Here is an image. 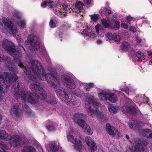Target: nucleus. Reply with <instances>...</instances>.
Listing matches in <instances>:
<instances>
[{"label": "nucleus", "instance_id": "obj_3", "mask_svg": "<svg viewBox=\"0 0 152 152\" xmlns=\"http://www.w3.org/2000/svg\"><path fill=\"white\" fill-rule=\"evenodd\" d=\"M19 83H17V88H14L15 95L17 97L21 96V99L24 101H27L31 104H35L37 102V100L34 98V95L30 91L24 90L20 88Z\"/></svg>", "mask_w": 152, "mask_h": 152}, {"label": "nucleus", "instance_id": "obj_26", "mask_svg": "<svg viewBox=\"0 0 152 152\" xmlns=\"http://www.w3.org/2000/svg\"><path fill=\"white\" fill-rule=\"evenodd\" d=\"M2 61H4L6 65L10 64L11 61L10 58L6 56H3L2 57L0 56V62Z\"/></svg>", "mask_w": 152, "mask_h": 152}, {"label": "nucleus", "instance_id": "obj_8", "mask_svg": "<svg viewBox=\"0 0 152 152\" xmlns=\"http://www.w3.org/2000/svg\"><path fill=\"white\" fill-rule=\"evenodd\" d=\"M126 23H121V24L120 22L118 20H116L114 23V26L117 28H119L120 25L122 28H135V27L131 26V24L134 23L135 20V18L130 15L126 16Z\"/></svg>", "mask_w": 152, "mask_h": 152}, {"label": "nucleus", "instance_id": "obj_11", "mask_svg": "<svg viewBox=\"0 0 152 152\" xmlns=\"http://www.w3.org/2000/svg\"><path fill=\"white\" fill-rule=\"evenodd\" d=\"M9 140L10 144L15 148L20 145L21 140L20 136L18 135H10Z\"/></svg>", "mask_w": 152, "mask_h": 152}, {"label": "nucleus", "instance_id": "obj_25", "mask_svg": "<svg viewBox=\"0 0 152 152\" xmlns=\"http://www.w3.org/2000/svg\"><path fill=\"white\" fill-rule=\"evenodd\" d=\"M130 45L126 42L124 41L122 42V45L121 46V50L123 51H126L130 48Z\"/></svg>", "mask_w": 152, "mask_h": 152}, {"label": "nucleus", "instance_id": "obj_21", "mask_svg": "<svg viewBox=\"0 0 152 152\" xmlns=\"http://www.w3.org/2000/svg\"><path fill=\"white\" fill-rule=\"evenodd\" d=\"M108 95L109 92H100L98 94L100 99L105 102L108 101Z\"/></svg>", "mask_w": 152, "mask_h": 152}, {"label": "nucleus", "instance_id": "obj_46", "mask_svg": "<svg viewBox=\"0 0 152 152\" xmlns=\"http://www.w3.org/2000/svg\"><path fill=\"white\" fill-rule=\"evenodd\" d=\"M113 40H114L116 42H120L121 40V38L120 35L118 34L116 35L115 37H113Z\"/></svg>", "mask_w": 152, "mask_h": 152}, {"label": "nucleus", "instance_id": "obj_33", "mask_svg": "<svg viewBox=\"0 0 152 152\" xmlns=\"http://www.w3.org/2000/svg\"><path fill=\"white\" fill-rule=\"evenodd\" d=\"M62 5V6H61V9H62L63 12L64 13H65L64 14V16L66 15V13H67L68 11L67 10L68 8V6L65 4L63 3L61 4Z\"/></svg>", "mask_w": 152, "mask_h": 152}, {"label": "nucleus", "instance_id": "obj_57", "mask_svg": "<svg viewBox=\"0 0 152 152\" xmlns=\"http://www.w3.org/2000/svg\"><path fill=\"white\" fill-rule=\"evenodd\" d=\"M96 42L98 44L100 45L102 43V42L101 40H99L96 41Z\"/></svg>", "mask_w": 152, "mask_h": 152}, {"label": "nucleus", "instance_id": "obj_60", "mask_svg": "<svg viewBox=\"0 0 152 152\" xmlns=\"http://www.w3.org/2000/svg\"><path fill=\"white\" fill-rule=\"evenodd\" d=\"M130 31H132L133 32H136L137 31L136 29H129Z\"/></svg>", "mask_w": 152, "mask_h": 152}, {"label": "nucleus", "instance_id": "obj_14", "mask_svg": "<svg viewBox=\"0 0 152 152\" xmlns=\"http://www.w3.org/2000/svg\"><path fill=\"white\" fill-rule=\"evenodd\" d=\"M23 105L19 103H17L13 105L11 109L10 113L11 115H14L19 117L20 115V108Z\"/></svg>", "mask_w": 152, "mask_h": 152}, {"label": "nucleus", "instance_id": "obj_55", "mask_svg": "<svg viewBox=\"0 0 152 152\" xmlns=\"http://www.w3.org/2000/svg\"><path fill=\"white\" fill-rule=\"evenodd\" d=\"M106 13L107 14H111L112 13V11L108 9H106Z\"/></svg>", "mask_w": 152, "mask_h": 152}, {"label": "nucleus", "instance_id": "obj_2", "mask_svg": "<svg viewBox=\"0 0 152 152\" xmlns=\"http://www.w3.org/2000/svg\"><path fill=\"white\" fill-rule=\"evenodd\" d=\"M9 69L12 72H4L3 74H0V99L2 98L3 94L4 93L3 91V87L5 86V88L7 89L10 86L11 83L12 81L15 83L18 80L16 74L13 72L14 69L10 67Z\"/></svg>", "mask_w": 152, "mask_h": 152}, {"label": "nucleus", "instance_id": "obj_61", "mask_svg": "<svg viewBox=\"0 0 152 152\" xmlns=\"http://www.w3.org/2000/svg\"><path fill=\"white\" fill-rule=\"evenodd\" d=\"M100 26V25L99 24H98L97 26H96L95 27V28H99V26Z\"/></svg>", "mask_w": 152, "mask_h": 152}, {"label": "nucleus", "instance_id": "obj_37", "mask_svg": "<svg viewBox=\"0 0 152 152\" xmlns=\"http://www.w3.org/2000/svg\"><path fill=\"white\" fill-rule=\"evenodd\" d=\"M91 19L93 21L96 22L99 19V15L97 14H94L91 15Z\"/></svg>", "mask_w": 152, "mask_h": 152}, {"label": "nucleus", "instance_id": "obj_43", "mask_svg": "<svg viewBox=\"0 0 152 152\" xmlns=\"http://www.w3.org/2000/svg\"><path fill=\"white\" fill-rule=\"evenodd\" d=\"M51 100H50V101L49 100L48 101V102H49V104H56L57 102V101L56 100V98L55 97L53 96H52V98Z\"/></svg>", "mask_w": 152, "mask_h": 152}, {"label": "nucleus", "instance_id": "obj_56", "mask_svg": "<svg viewBox=\"0 0 152 152\" xmlns=\"http://www.w3.org/2000/svg\"><path fill=\"white\" fill-rule=\"evenodd\" d=\"M18 45L19 47H21L25 52L26 51L25 49L23 47V45L20 44V43L19 42H18Z\"/></svg>", "mask_w": 152, "mask_h": 152}, {"label": "nucleus", "instance_id": "obj_19", "mask_svg": "<svg viewBox=\"0 0 152 152\" xmlns=\"http://www.w3.org/2000/svg\"><path fill=\"white\" fill-rule=\"evenodd\" d=\"M107 131L109 134L111 135L112 137H115L116 135V133L114 132L115 128L111 126L109 124H106Z\"/></svg>", "mask_w": 152, "mask_h": 152}, {"label": "nucleus", "instance_id": "obj_7", "mask_svg": "<svg viewBox=\"0 0 152 152\" xmlns=\"http://www.w3.org/2000/svg\"><path fill=\"white\" fill-rule=\"evenodd\" d=\"M30 88L32 91L35 92L39 99H44L47 97V94L46 92L39 85L32 83L30 85Z\"/></svg>", "mask_w": 152, "mask_h": 152}, {"label": "nucleus", "instance_id": "obj_16", "mask_svg": "<svg viewBox=\"0 0 152 152\" xmlns=\"http://www.w3.org/2000/svg\"><path fill=\"white\" fill-rule=\"evenodd\" d=\"M91 29H81L79 32L85 37H88L91 38H94L96 37L95 33L91 32Z\"/></svg>", "mask_w": 152, "mask_h": 152}, {"label": "nucleus", "instance_id": "obj_28", "mask_svg": "<svg viewBox=\"0 0 152 152\" xmlns=\"http://www.w3.org/2000/svg\"><path fill=\"white\" fill-rule=\"evenodd\" d=\"M118 107L116 106L113 104L110 105L108 109L109 111L114 114L116 113L118 111Z\"/></svg>", "mask_w": 152, "mask_h": 152}, {"label": "nucleus", "instance_id": "obj_6", "mask_svg": "<svg viewBox=\"0 0 152 152\" xmlns=\"http://www.w3.org/2000/svg\"><path fill=\"white\" fill-rule=\"evenodd\" d=\"M25 43L27 45H29V48L32 51L37 50L40 48V43L38 38L33 34L28 35Z\"/></svg>", "mask_w": 152, "mask_h": 152}, {"label": "nucleus", "instance_id": "obj_62", "mask_svg": "<svg viewBox=\"0 0 152 152\" xmlns=\"http://www.w3.org/2000/svg\"><path fill=\"white\" fill-rule=\"evenodd\" d=\"M126 137L128 140H129V139L130 138L129 136L127 134L126 135Z\"/></svg>", "mask_w": 152, "mask_h": 152}, {"label": "nucleus", "instance_id": "obj_29", "mask_svg": "<svg viewBox=\"0 0 152 152\" xmlns=\"http://www.w3.org/2000/svg\"><path fill=\"white\" fill-rule=\"evenodd\" d=\"M87 101L89 104H92L94 106H97L99 105V103L94 99L93 96L88 98Z\"/></svg>", "mask_w": 152, "mask_h": 152}, {"label": "nucleus", "instance_id": "obj_34", "mask_svg": "<svg viewBox=\"0 0 152 152\" xmlns=\"http://www.w3.org/2000/svg\"><path fill=\"white\" fill-rule=\"evenodd\" d=\"M135 54L137 58H141L143 60L145 59V55L144 53H142L141 51H138L137 52H135Z\"/></svg>", "mask_w": 152, "mask_h": 152}, {"label": "nucleus", "instance_id": "obj_12", "mask_svg": "<svg viewBox=\"0 0 152 152\" xmlns=\"http://www.w3.org/2000/svg\"><path fill=\"white\" fill-rule=\"evenodd\" d=\"M85 118V116L82 113L77 112L74 114L73 119L74 121L77 123L80 126H83V124H85V121L83 120Z\"/></svg>", "mask_w": 152, "mask_h": 152}, {"label": "nucleus", "instance_id": "obj_39", "mask_svg": "<svg viewBox=\"0 0 152 152\" xmlns=\"http://www.w3.org/2000/svg\"><path fill=\"white\" fill-rule=\"evenodd\" d=\"M13 16L14 17V20L15 22V20H19L20 19V16L19 15L18 13L16 12H15L12 14Z\"/></svg>", "mask_w": 152, "mask_h": 152}, {"label": "nucleus", "instance_id": "obj_22", "mask_svg": "<svg viewBox=\"0 0 152 152\" xmlns=\"http://www.w3.org/2000/svg\"><path fill=\"white\" fill-rule=\"evenodd\" d=\"M108 100L113 102L115 103L118 100V97L116 94L113 93L109 92Z\"/></svg>", "mask_w": 152, "mask_h": 152}, {"label": "nucleus", "instance_id": "obj_10", "mask_svg": "<svg viewBox=\"0 0 152 152\" xmlns=\"http://www.w3.org/2000/svg\"><path fill=\"white\" fill-rule=\"evenodd\" d=\"M147 142L145 141L136 142L134 146L132 148V152H144L145 148L147 145Z\"/></svg>", "mask_w": 152, "mask_h": 152}, {"label": "nucleus", "instance_id": "obj_42", "mask_svg": "<svg viewBox=\"0 0 152 152\" xmlns=\"http://www.w3.org/2000/svg\"><path fill=\"white\" fill-rule=\"evenodd\" d=\"M0 148L3 150L4 152H7L5 150H8L9 147L5 145L4 143H2L0 144Z\"/></svg>", "mask_w": 152, "mask_h": 152}, {"label": "nucleus", "instance_id": "obj_53", "mask_svg": "<svg viewBox=\"0 0 152 152\" xmlns=\"http://www.w3.org/2000/svg\"><path fill=\"white\" fill-rule=\"evenodd\" d=\"M136 41L137 43H140L142 42V39L140 38L137 37H136Z\"/></svg>", "mask_w": 152, "mask_h": 152}, {"label": "nucleus", "instance_id": "obj_48", "mask_svg": "<svg viewBox=\"0 0 152 152\" xmlns=\"http://www.w3.org/2000/svg\"><path fill=\"white\" fill-rule=\"evenodd\" d=\"M128 90V88H126L124 86L121 87L120 88V90L122 91H123L125 92L127 95H128L129 94Z\"/></svg>", "mask_w": 152, "mask_h": 152}, {"label": "nucleus", "instance_id": "obj_15", "mask_svg": "<svg viewBox=\"0 0 152 152\" xmlns=\"http://www.w3.org/2000/svg\"><path fill=\"white\" fill-rule=\"evenodd\" d=\"M86 144L91 151H95L97 149V146L95 143L89 136H87L85 138Z\"/></svg>", "mask_w": 152, "mask_h": 152}, {"label": "nucleus", "instance_id": "obj_17", "mask_svg": "<svg viewBox=\"0 0 152 152\" xmlns=\"http://www.w3.org/2000/svg\"><path fill=\"white\" fill-rule=\"evenodd\" d=\"M83 6L84 5L81 1H79L77 2L75 6V12L78 13H81L84 10L83 9Z\"/></svg>", "mask_w": 152, "mask_h": 152}, {"label": "nucleus", "instance_id": "obj_9", "mask_svg": "<svg viewBox=\"0 0 152 152\" xmlns=\"http://www.w3.org/2000/svg\"><path fill=\"white\" fill-rule=\"evenodd\" d=\"M61 80L64 83V85L70 89H74L76 87L75 82L68 75H62L61 77Z\"/></svg>", "mask_w": 152, "mask_h": 152}, {"label": "nucleus", "instance_id": "obj_23", "mask_svg": "<svg viewBox=\"0 0 152 152\" xmlns=\"http://www.w3.org/2000/svg\"><path fill=\"white\" fill-rule=\"evenodd\" d=\"M54 3L53 1L51 0H46L41 3V6L44 8L48 6L50 8H52Z\"/></svg>", "mask_w": 152, "mask_h": 152}, {"label": "nucleus", "instance_id": "obj_4", "mask_svg": "<svg viewBox=\"0 0 152 152\" xmlns=\"http://www.w3.org/2000/svg\"><path fill=\"white\" fill-rule=\"evenodd\" d=\"M57 96L61 100H64L67 105L69 104L73 107H77L80 105V103L77 101H71V98L68 94V91L62 88H58L55 91Z\"/></svg>", "mask_w": 152, "mask_h": 152}, {"label": "nucleus", "instance_id": "obj_59", "mask_svg": "<svg viewBox=\"0 0 152 152\" xmlns=\"http://www.w3.org/2000/svg\"><path fill=\"white\" fill-rule=\"evenodd\" d=\"M129 127L131 129H133V128H134V126L131 123L129 124Z\"/></svg>", "mask_w": 152, "mask_h": 152}, {"label": "nucleus", "instance_id": "obj_36", "mask_svg": "<svg viewBox=\"0 0 152 152\" xmlns=\"http://www.w3.org/2000/svg\"><path fill=\"white\" fill-rule=\"evenodd\" d=\"M94 86L93 83H90L85 85L84 88L86 91L88 92L90 91V89L93 88Z\"/></svg>", "mask_w": 152, "mask_h": 152}, {"label": "nucleus", "instance_id": "obj_32", "mask_svg": "<svg viewBox=\"0 0 152 152\" xmlns=\"http://www.w3.org/2000/svg\"><path fill=\"white\" fill-rule=\"evenodd\" d=\"M11 35L14 37H15L18 32V29H6Z\"/></svg>", "mask_w": 152, "mask_h": 152}, {"label": "nucleus", "instance_id": "obj_30", "mask_svg": "<svg viewBox=\"0 0 152 152\" xmlns=\"http://www.w3.org/2000/svg\"><path fill=\"white\" fill-rule=\"evenodd\" d=\"M126 110L128 113H130L132 114H137L136 108L133 106H128L126 109Z\"/></svg>", "mask_w": 152, "mask_h": 152}, {"label": "nucleus", "instance_id": "obj_24", "mask_svg": "<svg viewBox=\"0 0 152 152\" xmlns=\"http://www.w3.org/2000/svg\"><path fill=\"white\" fill-rule=\"evenodd\" d=\"M10 135H8L4 130L0 131V139L1 140L8 141L9 139Z\"/></svg>", "mask_w": 152, "mask_h": 152}, {"label": "nucleus", "instance_id": "obj_20", "mask_svg": "<svg viewBox=\"0 0 152 152\" xmlns=\"http://www.w3.org/2000/svg\"><path fill=\"white\" fill-rule=\"evenodd\" d=\"M2 22L5 27L9 28H13L12 27L13 26L12 22L9 18H7L5 20L3 19Z\"/></svg>", "mask_w": 152, "mask_h": 152}, {"label": "nucleus", "instance_id": "obj_64", "mask_svg": "<svg viewBox=\"0 0 152 152\" xmlns=\"http://www.w3.org/2000/svg\"><path fill=\"white\" fill-rule=\"evenodd\" d=\"M100 29H96V32L97 34H99Z\"/></svg>", "mask_w": 152, "mask_h": 152}, {"label": "nucleus", "instance_id": "obj_45", "mask_svg": "<svg viewBox=\"0 0 152 152\" xmlns=\"http://www.w3.org/2000/svg\"><path fill=\"white\" fill-rule=\"evenodd\" d=\"M144 132L145 133H151L148 136V137L152 138V131L151 129H146L144 130Z\"/></svg>", "mask_w": 152, "mask_h": 152}, {"label": "nucleus", "instance_id": "obj_47", "mask_svg": "<svg viewBox=\"0 0 152 152\" xmlns=\"http://www.w3.org/2000/svg\"><path fill=\"white\" fill-rule=\"evenodd\" d=\"M106 37L110 40H111L113 39L114 36L111 33H108L106 34Z\"/></svg>", "mask_w": 152, "mask_h": 152}, {"label": "nucleus", "instance_id": "obj_44", "mask_svg": "<svg viewBox=\"0 0 152 152\" xmlns=\"http://www.w3.org/2000/svg\"><path fill=\"white\" fill-rule=\"evenodd\" d=\"M95 110H93L90 108L88 112V114L89 116H91L92 117H93L94 116V113H95Z\"/></svg>", "mask_w": 152, "mask_h": 152}, {"label": "nucleus", "instance_id": "obj_38", "mask_svg": "<svg viewBox=\"0 0 152 152\" xmlns=\"http://www.w3.org/2000/svg\"><path fill=\"white\" fill-rule=\"evenodd\" d=\"M101 22L102 25L105 28H108L110 25L106 20L102 19L101 20Z\"/></svg>", "mask_w": 152, "mask_h": 152}, {"label": "nucleus", "instance_id": "obj_58", "mask_svg": "<svg viewBox=\"0 0 152 152\" xmlns=\"http://www.w3.org/2000/svg\"><path fill=\"white\" fill-rule=\"evenodd\" d=\"M16 38L17 40L18 41V42H19L21 41V38L20 37H17Z\"/></svg>", "mask_w": 152, "mask_h": 152}, {"label": "nucleus", "instance_id": "obj_49", "mask_svg": "<svg viewBox=\"0 0 152 152\" xmlns=\"http://www.w3.org/2000/svg\"><path fill=\"white\" fill-rule=\"evenodd\" d=\"M62 26L64 28H67L71 27V26L68 23H65L62 25Z\"/></svg>", "mask_w": 152, "mask_h": 152}, {"label": "nucleus", "instance_id": "obj_18", "mask_svg": "<svg viewBox=\"0 0 152 152\" xmlns=\"http://www.w3.org/2000/svg\"><path fill=\"white\" fill-rule=\"evenodd\" d=\"M83 126H80L84 130L85 132L88 134H92L93 133V130L91 129L90 127L86 124L85 122V124H83Z\"/></svg>", "mask_w": 152, "mask_h": 152}, {"label": "nucleus", "instance_id": "obj_52", "mask_svg": "<svg viewBox=\"0 0 152 152\" xmlns=\"http://www.w3.org/2000/svg\"><path fill=\"white\" fill-rule=\"evenodd\" d=\"M131 123L134 126V128H135L137 126V122L135 121H131Z\"/></svg>", "mask_w": 152, "mask_h": 152}, {"label": "nucleus", "instance_id": "obj_50", "mask_svg": "<svg viewBox=\"0 0 152 152\" xmlns=\"http://www.w3.org/2000/svg\"><path fill=\"white\" fill-rule=\"evenodd\" d=\"M35 150L33 147H29V149L27 151L24 152H35Z\"/></svg>", "mask_w": 152, "mask_h": 152}, {"label": "nucleus", "instance_id": "obj_31", "mask_svg": "<svg viewBox=\"0 0 152 152\" xmlns=\"http://www.w3.org/2000/svg\"><path fill=\"white\" fill-rule=\"evenodd\" d=\"M24 107L25 111L29 115L32 116L34 115V113L32 111L27 104H25L24 105Z\"/></svg>", "mask_w": 152, "mask_h": 152}, {"label": "nucleus", "instance_id": "obj_54", "mask_svg": "<svg viewBox=\"0 0 152 152\" xmlns=\"http://www.w3.org/2000/svg\"><path fill=\"white\" fill-rule=\"evenodd\" d=\"M92 0H84V2H85L87 4H90L91 3Z\"/></svg>", "mask_w": 152, "mask_h": 152}, {"label": "nucleus", "instance_id": "obj_1", "mask_svg": "<svg viewBox=\"0 0 152 152\" xmlns=\"http://www.w3.org/2000/svg\"><path fill=\"white\" fill-rule=\"evenodd\" d=\"M16 64L20 67L23 68L24 73L30 80H32L34 77L41 80L45 78L53 88L56 89L60 86V82L59 80L53 74L50 73L46 74L43 67L38 61L33 60L31 61L30 64L31 66L27 69L20 60L16 61Z\"/></svg>", "mask_w": 152, "mask_h": 152}, {"label": "nucleus", "instance_id": "obj_51", "mask_svg": "<svg viewBox=\"0 0 152 152\" xmlns=\"http://www.w3.org/2000/svg\"><path fill=\"white\" fill-rule=\"evenodd\" d=\"M52 96H53L52 95H51L50 96H48V97L46 99V101L47 103H49V102H48V100H49L50 101V100H51L52 99Z\"/></svg>", "mask_w": 152, "mask_h": 152}, {"label": "nucleus", "instance_id": "obj_41", "mask_svg": "<svg viewBox=\"0 0 152 152\" xmlns=\"http://www.w3.org/2000/svg\"><path fill=\"white\" fill-rule=\"evenodd\" d=\"M49 26L50 28H54L56 27V24L55 21L52 19H50L49 22Z\"/></svg>", "mask_w": 152, "mask_h": 152}, {"label": "nucleus", "instance_id": "obj_40", "mask_svg": "<svg viewBox=\"0 0 152 152\" xmlns=\"http://www.w3.org/2000/svg\"><path fill=\"white\" fill-rule=\"evenodd\" d=\"M47 128L49 131H53L56 130V128L53 124H49L46 126Z\"/></svg>", "mask_w": 152, "mask_h": 152}, {"label": "nucleus", "instance_id": "obj_35", "mask_svg": "<svg viewBox=\"0 0 152 152\" xmlns=\"http://www.w3.org/2000/svg\"><path fill=\"white\" fill-rule=\"evenodd\" d=\"M15 22L17 24L20 25L21 28H24L25 27L26 23L24 20H15Z\"/></svg>", "mask_w": 152, "mask_h": 152}, {"label": "nucleus", "instance_id": "obj_5", "mask_svg": "<svg viewBox=\"0 0 152 152\" xmlns=\"http://www.w3.org/2000/svg\"><path fill=\"white\" fill-rule=\"evenodd\" d=\"M2 46L4 50L7 51L9 54L15 58L19 59L22 56L21 51L17 50L16 47L14 43L7 39L3 41Z\"/></svg>", "mask_w": 152, "mask_h": 152}, {"label": "nucleus", "instance_id": "obj_13", "mask_svg": "<svg viewBox=\"0 0 152 152\" xmlns=\"http://www.w3.org/2000/svg\"><path fill=\"white\" fill-rule=\"evenodd\" d=\"M67 138L68 141L71 142L72 143L75 145V148L79 149L82 145V142L78 138L76 137L74 140L73 136L72 135L67 134Z\"/></svg>", "mask_w": 152, "mask_h": 152}, {"label": "nucleus", "instance_id": "obj_27", "mask_svg": "<svg viewBox=\"0 0 152 152\" xmlns=\"http://www.w3.org/2000/svg\"><path fill=\"white\" fill-rule=\"evenodd\" d=\"M51 152H58L59 148L55 143H52L49 145Z\"/></svg>", "mask_w": 152, "mask_h": 152}, {"label": "nucleus", "instance_id": "obj_63", "mask_svg": "<svg viewBox=\"0 0 152 152\" xmlns=\"http://www.w3.org/2000/svg\"><path fill=\"white\" fill-rule=\"evenodd\" d=\"M2 21L1 19L0 18V26H2Z\"/></svg>", "mask_w": 152, "mask_h": 152}]
</instances>
